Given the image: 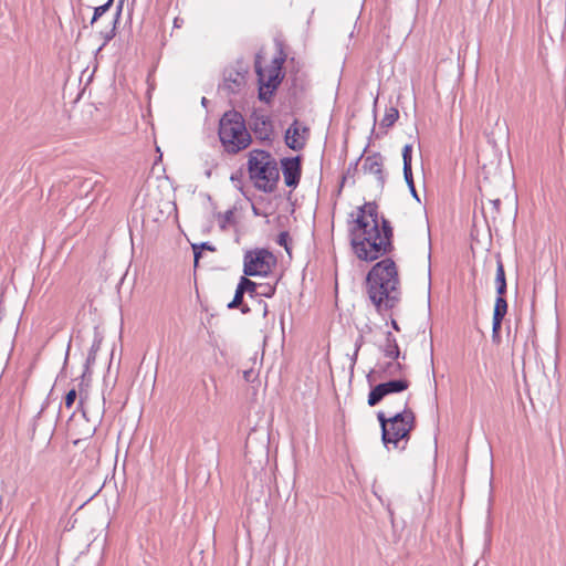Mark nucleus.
<instances>
[{
	"instance_id": "nucleus-1",
	"label": "nucleus",
	"mask_w": 566,
	"mask_h": 566,
	"mask_svg": "<svg viewBox=\"0 0 566 566\" xmlns=\"http://www.w3.org/2000/svg\"><path fill=\"white\" fill-rule=\"evenodd\" d=\"M350 243L359 260L374 261L392 249V228L379 216L378 207L367 202L353 213Z\"/></svg>"
},
{
	"instance_id": "nucleus-2",
	"label": "nucleus",
	"mask_w": 566,
	"mask_h": 566,
	"mask_svg": "<svg viewBox=\"0 0 566 566\" xmlns=\"http://www.w3.org/2000/svg\"><path fill=\"white\" fill-rule=\"evenodd\" d=\"M366 292L379 313L390 311L399 303L400 276L391 259H384L373 265L366 276Z\"/></svg>"
},
{
	"instance_id": "nucleus-3",
	"label": "nucleus",
	"mask_w": 566,
	"mask_h": 566,
	"mask_svg": "<svg viewBox=\"0 0 566 566\" xmlns=\"http://www.w3.org/2000/svg\"><path fill=\"white\" fill-rule=\"evenodd\" d=\"M249 178L253 186L263 192L275 190L280 174L275 159L262 149H252L248 158Z\"/></svg>"
},
{
	"instance_id": "nucleus-4",
	"label": "nucleus",
	"mask_w": 566,
	"mask_h": 566,
	"mask_svg": "<svg viewBox=\"0 0 566 566\" xmlns=\"http://www.w3.org/2000/svg\"><path fill=\"white\" fill-rule=\"evenodd\" d=\"M377 417L381 426L384 443H392L395 447L402 440L408 441L416 424L415 413L409 408V399L402 401L401 410L394 416L386 418L385 413L380 411Z\"/></svg>"
},
{
	"instance_id": "nucleus-5",
	"label": "nucleus",
	"mask_w": 566,
	"mask_h": 566,
	"mask_svg": "<svg viewBox=\"0 0 566 566\" xmlns=\"http://www.w3.org/2000/svg\"><path fill=\"white\" fill-rule=\"evenodd\" d=\"M219 137L224 149L230 154H237L251 144L244 119L237 111L223 114L219 123Z\"/></svg>"
},
{
	"instance_id": "nucleus-6",
	"label": "nucleus",
	"mask_w": 566,
	"mask_h": 566,
	"mask_svg": "<svg viewBox=\"0 0 566 566\" xmlns=\"http://www.w3.org/2000/svg\"><path fill=\"white\" fill-rule=\"evenodd\" d=\"M282 60L274 59L270 64L263 66L260 57L255 61V70L259 77V98L263 102H270L274 92L279 87L282 76Z\"/></svg>"
},
{
	"instance_id": "nucleus-7",
	"label": "nucleus",
	"mask_w": 566,
	"mask_h": 566,
	"mask_svg": "<svg viewBox=\"0 0 566 566\" xmlns=\"http://www.w3.org/2000/svg\"><path fill=\"white\" fill-rule=\"evenodd\" d=\"M275 266L276 258L266 249H254L244 254L243 273L247 276H266Z\"/></svg>"
},
{
	"instance_id": "nucleus-8",
	"label": "nucleus",
	"mask_w": 566,
	"mask_h": 566,
	"mask_svg": "<svg viewBox=\"0 0 566 566\" xmlns=\"http://www.w3.org/2000/svg\"><path fill=\"white\" fill-rule=\"evenodd\" d=\"M410 386V380L407 377L391 379L375 386L368 395V405L376 406L386 396L398 394L407 390Z\"/></svg>"
},
{
	"instance_id": "nucleus-9",
	"label": "nucleus",
	"mask_w": 566,
	"mask_h": 566,
	"mask_svg": "<svg viewBox=\"0 0 566 566\" xmlns=\"http://www.w3.org/2000/svg\"><path fill=\"white\" fill-rule=\"evenodd\" d=\"M250 125L255 136L261 140H270L273 136V124L270 116L261 111H254Z\"/></svg>"
},
{
	"instance_id": "nucleus-10",
	"label": "nucleus",
	"mask_w": 566,
	"mask_h": 566,
	"mask_svg": "<svg viewBox=\"0 0 566 566\" xmlns=\"http://www.w3.org/2000/svg\"><path fill=\"white\" fill-rule=\"evenodd\" d=\"M308 138V128L302 125L298 120H294V123L286 129L285 133V143L287 147L293 150L302 149Z\"/></svg>"
},
{
	"instance_id": "nucleus-11",
	"label": "nucleus",
	"mask_w": 566,
	"mask_h": 566,
	"mask_svg": "<svg viewBox=\"0 0 566 566\" xmlns=\"http://www.w3.org/2000/svg\"><path fill=\"white\" fill-rule=\"evenodd\" d=\"M281 165L285 185L295 188L300 182L302 174L300 157L284 158L281 160Z\"/></svg>"
},
{
	"instance_id": "nucleus-12",
	"label": "nucleus",
	"mask_w": 566,
	"mask_h": 566,
	"mask_svg": "<svg viewBox=\"0 0 566 566\" xmlns=\"http://www.w3.org/2000/svg\"><path fill=\"white\" fill-rule=\"evenodd\" d=\"M247 83V71L229 67L224 72L223 87L230 93H237Z\"/></svg>"
},
{
	"instance_id": "nucleus-13",
	"label": "nucleus",
	"mask_w": 566,
	"mask_h": 566,
	"mask_svg": "<svg viewBox=\"0 0 566 566\" xmlns=\"http://www.w3.org/2000/svg\"><path fill=\"white\" fill-rule=\"evenodd\" d=\"M507 313V302L503 296H497L493 310L492 332L494 335L499 334L502 326V321Z\"/></svg>"
},
{
	"instance_id": "nucleus-14",
	"label": "nucleus",
	"mask_w": 566,
	"mask_h": 566,
	"mask_svg": "<svg viewBox=\"0 0 566 566\" xmlns=\"http://www.w3.org/2000/svg\"><path fill=\"white\" fill-rule=\"evenodd\" d=\"M405 366L398 360H391L384 365L381 368V378H391V377H406L405 375Z\"/></svg>"
},
{
	"instance_id": "nucleus-15",
	"label": "nucleus",
	"mask_w": 566,
	"mask_h": 566,
	"mask_svg": "<svg viewBox=\"0 0 566 566\" xmlns=\"http://www.w3.org/2000/svg\"><path fill=\"white\" fill-rule=\"evenodd\" d=\"M382 352L385 356L391 360H398L401 356L397 340L390 333L387 334L386 344L384 345Z\"/></svg>"
},
{
	"instance_id": "nucleus-16",
	"label": "nucleus",
	"mask_w": 566,
	"mask_h": 566,
	"mask_svg": "<svg viewBox=\"0 0 566 566\" xmlns=\"http://www.w3.org/2000/svg\"><path fill=\"white\" fill-rule=\"evenodd\" d=\"M399 118V111L395 106H389L385 109V114L379 123V127L385 129V133L392 127Z\"/></svg>"
},
{
	"instance_id": "nucleus-17",
	"label": "nucleus",
	"mask_w": 566,
	"mask_h": 566,
	"mask_svg": "<svg viewBox=\"0 0 566 566\" xmlns=\"http://www.w3.org/2000/svg\"><path fill=\"white\" fill-rule=\"evenodd\" d=\"M365 167L370 171L375 174L381 172V158L378 155L369 156L365 159Z\"/></svg>"
},
{
	"instance_id": "nucleus-18",
	"label": "nucleus",
	"mask_w": 566,
	"mask_h": 566,
	"mask_svg": "<svg viewBox=\"0 0 566 566\" xmlns=\"http://www.w3.org/2000/svg\"><path fill=\"white\" fill-rule=\"evenodd\" d=\"M239 287L242 289V291L245 293V292H249V293H255L258 292V287H259V284L251 281L250 279L245 276H242L240 282H239Z\"/></svg>"
},
{
	"instance_id": "nucleus-19",
	"label": "nucleus",
	"mask_w": 566,
	"mask_h": 566,
	"mask_svg": "<svg viewBox=\"0 0 566 566\" xmlns=\"http://www.w3.org/2000/svg\"><path fill=\"white\" fill-rule=\"evenodd\" d=\"M276 286L275 284H259L256 295L264 297H272L275 294Z\"/></svg>"
},
{
	"instance_id": "nucleus-20",
	"label": "nucleus",
	"mask_w": 566,
	"mask_h": 566,
	"mask_svg": "<svg viewBox=\"0 0 566 566\" xmlns=\"http://www.w3.org/2000/svg\"><path fill=\"white\" fill-rule=\"evenodd\" d=\"M403 170L409 171L412 159V145H405L402 148Z\"/></svg>"
},
{
	"instance_id": "nucleus-21",
	"label": "nucleus",
	"mask_w": 566,
	"mask_h": 566,
	"mask_svg": "<svg viewBox=\"0 0 566 566\" xmlns=\"http://www.w3.org/2000/svg\"><path fill=\"white\" fill-rule=\"evenodd\" d=\"M505 282H506V280H505L504 265H503L501 260H497V262H496L495 283H496V285H499V284L505 283Z\"/></svg>"
},
{
	"instance_id": "nucleus-22",
	"label": "nucleus",
	"mask_w": 566,
	"mask_h": 566,
	"mask_svg": "<svg viewBox=\"0 0 566 566\" xmlns=\"http://www.w3.org/2000/svg\"><path fill=\"white\" fill-rule=\"evenodd\" d=\"M243 295H244V292L242 291V289L239 287V285L237 286V290H235V294H234V297L233 300L229 303V307L230 308H235L238 306H240L242 304V301H243Z\"/></svg>"
},
{
	"instance_id": "nucleus-23",
	"label": "nucleus",
	"mask_w": 566,
	"mask_h": 566,
	"mask_svg": "<svg viewBox=\"0 0 566 566\" xmlns=\"http://www.w3.org/2000/svg\"><path fill=\"white\" fill-rule=\"evenodd\" d=\"M113 0H109L107 3L95 8L94 15L92 19V23L95 22L99 17H102L109 8Z\"/></svg>"
},
{
	"instance_id": "nucleus-24",
	"label": "nucleus",
	"mask_w": 566,
	"mask_h": 566,
	"mask_svg": "<svg viewBox=\"0 0 566 566\" xmlns=\"http://www.w3.org/2000/svg\"><path fill=\"white\" fill-rule=\"evenodd\" d=\"M76 399V390L71 389L64 397V405L67 409L72 408Z\"/></svg>"
},
{
	"instance_id": "nucleus-25",
	"label": "nucleus",
	"mask_w": 566,
	"mask_h": 566,
	"mask_svg": "<svg viewBox=\"0 0 566 566\" xmlns=\"http://www.w3.org/2000/svg\"><path fill=\"white\" fill-rule=\"evenodd\" d=\"M403 175L407 184L411 187L412 191L415 192L411 167H409V171L403 170Z\"/></svg>"
},
{
	"instance_id": "nucleus-26",
	"label": "nucleus",
	"mask_w": 566,
	"mask_h": 566,
	"mask_svg": "<svg viewBox=\"0 0 566 566\" xmlns=\"http://www.w3.org/2000/svg\"><path fill=\"white\" fill-rule=\"evenodd\" d=\"M496 292H497L499 296H503L504 293L506 292V282L496 285Z\"/></svg>"
},
{
	"instance_id": "nucleus-27",
	"label": "nucleus",
	"mask_w": 566,
	"mask_h": 566,
	"mask_svg": "<svg viewBox=\"0 0 566 566\" xmlns=\"http://www.w3.org/2000/svg\"><path fill=\"white\" fill-rule=\"evenodd\" d=\"M287 237H289V234L283 232V233L280 234V240H279L280 244H283L286 250H289L287 247H286V239H287Z\"/></svg>"
},
{
	"instance_id": "nucleus-28",
	"label": "nucleus",
	"mask_w": 566,
	"mask_h": 566,
	"mask_svg": "<svg viewBox=\"0 0 566 566\" xmlns=\"http://www.w3.org/2000/svg\"><path fill=\"white\" fill-rule=\"evenodd\" d=\"M391 326H392V328H394V329H396L397 332H399V331H400L399 325L397 324V322H396L395 319H392V321H391Z\"/></svg>"
},
{
	"instance_id": "nucleus-29",
	"label": "nucleus",
	"mask_w": 566,
	"mask_h": 566,
	"mask_svg": "<svg viewBox=\"0 0 566 566\" xmlns=\"http://www.w3.org/2000/svg\"><path fill=\"white\" fill-rule=\"evenodd\" d=\"M244 378L248 380L249 379V373H244Z\"/></svg>"
}]
</instances>
